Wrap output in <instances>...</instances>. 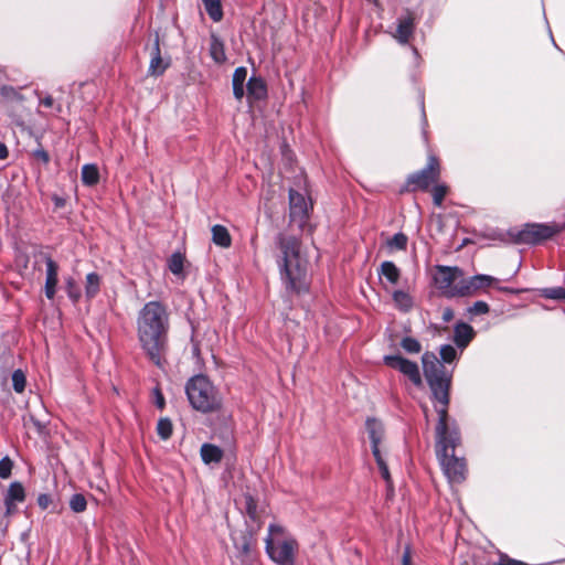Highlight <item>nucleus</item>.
Listing matches in <instances>:
<instances>
[{
	"instance_id": "a18cd8bd",
	"label": "nucleus",
	"mask_w": 565,
	"mask_h": 565,
	"mask_svg": "<svg viewBox=\"0 0 565 565\" xmlns=\"http://www.w3.org/2000/svg\"><path fill=\"white\" fill-rule=\"evenodd\" d=\"M13 461L7 456L0 460V478L8 479L11 476Z\"/></svg>"
},
{
	"instance_id": "7c9ffc66",
	"label": "nucleus",
	"mask_w": 565,
	"mask_h": 565,
	"mask_svg": "<svg viewBox=\"0 0 565 565\" xmlns=\"http://www.w3.org/2000/svg\"><path fill=\"white\" fill-rule=\"evenodd\" d=\"M393 299L396 306L404 311H408L413 306L412 297L403 290H395L393 292Z\"/></svg>"
},
{
	"instance_id": "8fccbe9b",
	"label": "nucleus",
	"mask_w": 565,
	"mask_h": 565,
	"mask_svg": "<svg viewBox=\"0 0 565 565\" xmlns=\"http://www.w3.org/2000/svg\"><path fill=\"white\" fill-rule=\"evenodd\" d=\"M153 395H154V403L158 406V408L163 409L164 408V397L159 387H156L153 390Z\"/></svg>"
},
{
	"instance_id": "4468645a",
	"label": "nucleus",
	"mask_w": 565,
	"mask_h": 565,
	"mask_svg": "<svg viewBox=\"0 0 565 565\" xmlns=\"http://www.w3.org/2000/svg\"><path fill=\"white\" fill-rule=\"evenodd\" d=\"M38 262H44L46 264L45 295L49 299H53L57 285L58 266L50 255L43 253L39 255Z\"/></svg>"
},
{
	"instance_id": "2eb2a0df",
	"label": "nucleus",
	"mask_w": 565,
	"mask_h": 565,
	"mask_svg": "<svg viewBox=\"0 0 565 565\" xmlns=\"http://www.w3.org/2000/svg\"><path fill=\"white\" fill-rule=\"evenodd\" d=\"M365 428L369 434V438L371 440V448L373 455L382 454L380 449V445L384 438L385 429L381 420L369 417L365 420Z\"/></svg>"
},
{
	"instance_id": "7ed1b4c3",
	"label": "nucleus",
	"mask_w": 565,
	"mask_h": 565,
	"mask_svg": "<svg viewBox=\"0 0 565 565\" xmlns=\"http://www.w3.org/2000/svg\"><path fill=\"white\" fill-rule=\"evenodd\" d=\"M285 179L290 181L289 218L290 225L303 230L313 212V200L305 170L297 164L294 152L285 145Z\"/></svg>"
},
{
	"instance_id": "5fc2aeb1",
	"label": "nucleus",
	"mask_w": 565,
	"mask_h": 565,
	"mask_svg": "<svg viewBox=\"0 0 565 565\" xmlns=\"http://www.w3.org/2000/svg\"><path fill=\"white\" fill-rule=\"evenodd\" d=\"M199 338V331L195 330L194 331V334H193V342H194V354L199 358L200 356V353H201V349H200V341L198 340Z\"/></svg>"
},
{
	"instance_id": "6ab92c4d",
	"label": "nucleus",
	"mask_w": 565,
	"mask_h": 565,
	"mask_svg": "<svg viewBox=\"0 0 565 565\" xmlns=\"http://www.w3.org/2000/svg\"><path fill=\"white\" fill-rule=\"evenodd\" d=\"M258 530L249 527L246 532H242L238 536H234V543L241 555L248 556L254 545V535Z\"/></svg>"
},
{
	"instance_id": "5701e85b",
	"label": "nucleus",
	"mask_w": 565,
	"mask_h": 565,
	"mask_svg": "<svg viewBox=\"0 0 565 565\" xmlns=\"http://www.w3.org/2000/svg\"><path fill=\"white\" fill-rule=\"evenodd\" d=\"M266 96V86L262 78L252 77L247 83L248 99H262Z\"/></svg>"
},
{
	"instance_id": "c756f323",
	"label": "nucleus",
	"mask_w": 565,
	"mask_h": 565,
	"mask_svg": "<svg viewBox=\"0 0 565 565\" xmlns=\"http://www.w3.org/2000/svg\"><path fill=\"white\" fill-rule=\"evenodd\" d=\"M100 280V276L96 273H90L87 275L85 285V291L87 297H94L98 292Z\"/></svg>"
},
{
	"instance_id": "49530a36",
	"label": "nucleus",
	"mask_w": 565,
	"mask_h": 565,
	"mask_svg": "<svg viewBox=\"0 0 565 565\" xmlns=\"http://www.w3.org/2000/svg\"><path fill=\"white\" fill-rule=\"evenodd\" d=\"M66 288H67V292L70 295V297L74 300V301H77L81 297V290L79 288L76 286V282L73 278H68L66 280Z\"/></svg>"
},
{
	"instance_id": "c03bdc74",
	"label": "nucleus",
	"mask_w": 565,
	"mask_h": 565,
	"mask_svg": "<svg viewBox=\"0 0 565 565\" xmlns=\"http://www.w3.org/2000/svg\"><path fill=\"white\" fill-rule=\"evenodd\" d=\"M542 296L547 299H565V288L554 287L542 290Z\"/></svg>"
},
{
	"instance_id": "f257e3e1",
	"label": "nucleus",
	"mask_w": 565,
	"mask_h": 565,
	"mask_svg": "<svg viewBox=\"0 0 565 565\" xmlns=\"http://www.w3.org/2000/svg\"><path fill=\"white\" fill-rule=\"evenodd\" d=\"M424 375L431 391V396L439 406L435 405L438 422L435 428L436 444L446 443L451 446L461 443L460 430L457 423L449 422L448 407L450 403L451 376L435 353L425 352L422 356Z\"/></svg>"
},
{
	"instance_id": "09e8293b",
	"label": "nucleus",
	"mask_w": 565,
	"mask_h": 565,
	"mask_svg": "<svg viewBox=\"0 0 565 565\" xmlns=\"http://www.w3.org/2000/svg\"><path fill=\"white\" fill-rule=\"evenodd\" d=\"M52 503L53 500L50 494L42 493L38 497V504L42 510H46Z\"/></svg>"
},
{
	"instance_id": "9b49d317",
	"label": "nucleus",
	"mask_w": 565,
	"mask_h": 565,
	"mask_svg": "<svg viewBox=\"0 0 565 565\" xmlns=\"http://www.w3.org/2000/svg\"><path fill=\"white\" fill-rule=\"evenodd\" d=\"M383 360L386 366L399 371L407 376L414 385H422L423 381L416 362L405 359L402 355H385Z\"/></svg>"
},
{
	"instance_id": "bb28decb",
	"label": "nucleus",
	"mask_w": 565,
	"mask_h": 565,
	"mask_svg": "<svg viewBox=\"0 0 565 565\" xmlns=\"http://www.w3.org/2000/svg\"><path fill=\"white\" fill-rule=\"evenodd\" d=\"M82 180L88 185L93 186L99 181V171L95 164H85L82 169Z\"/></svg>"
},
{
	"instance_id": "dca6fc26",
	"label": "nucleus",
	"mask_w": 565,
	"mask_h": 565,
	"mask_svg": "<svg viewBox=\"0 0 565 565\" xmlns=\"http://www.w3.org/2000/svg\"><path fill=\"white\" fill-rule=\"evenodd\" d=\"M242 509L245 511L250 521L254 522V525H250L249 527H255L258 530L260 527L262 513L265 511L264 508L259 507L258 502L250 494H245Z\"/></svg>"
},
{
	"instance_id": "72a5a7b5",
	"label": "nucleus",
	"mask_w": 565,
	"mask_h": 565,
	"mask_svg": "<svg viewBox=\"0 0 565 565\" xmlns=\"http://www.w3.org/2000/svg\"><path fill=\"white\" fill-rule=\"evenodd\" d=\"M408 237L404 233L399 232L394 234L388 241L387 246L391 249L405 250L407 247Z\"/></svg>"
},
{
	"instance_id": "de8ad7c7",
	"label": "nucleus",
	"mask_w": 565,
	"mask_h": 565,
	"mask_svg": "<svg viewBox=\"0 0 565 565\" xmlns=\"http://www.w3.org/2000/svg\"><path fill=\"white\" fill-rule=\"evenodd\" d=\"M493 565H529L522 561L514 559L504 553H500L498 562Z\"/></svg>"
},
{
	"instance_id": "864d4df0",
	"label": "nucleus",
	"mask_w": 565,
	"mask_h": 565,
	"mask_svg": "<svg viewBox=\"0 0 565 565\" xmlns=\"http://www.w3.org/2000/svg\"><path fill=\"white\" fill-rule=\"evenodd\" d=\"M34 156H35V158L42 160L44 163H47L50 160L49 153L43 149L36 150L34 152Z\"/></svg>"
},
{
	"instance_id": "4be33fe9",
	"label": "nucleus",
	"mask_w": 565,
	"mask_h": 565,
	"mask_svg": "<svg viewBox=\"0 0 565 565\" xmlns=\"http://www.w3.org/2000/svg\"><path fill=\"white\" fill-rule=\"evenodd\" d=\"M246 78L247 70L245 67H237L233 74V93L235 98L238 100H241L244 97V83Z\"/></svg>"
},
{
	"instance_id": "4d7b16f0",
	"label": "nucleus",
	"mask_w": 565,
	"mask_h": 565,
	"mask_svg": "<svg viewBox=\"0 0 565 565\" xmlns=\"http://www.w3.org/2000/svg\"><path fill=\"white\" fill-rule=\"evenodd\" d=\"M53 201L56 207H63L65 205V200L58 195H53Z\"/></svg>"
},
{
	"instance_id": "680f3d73",
	"label": "nucleus",
	"mask_w": 565,
	"mask_h": 565,
	"mask_svg": "<svg viewBox=\"0 0 565 565\" xmlns=\"http://www.w3.org/2000/svg\"><path fill=\"white\" fill-rule=\"evenodd\" d=\"M278 245L280 247H282V236L281 235L278 236Z\"/></svg>"
},
{
	"instance_id": "13d9d810",
	"label": "nucleus",
	"mask_w": 565,
	"mask_h": 565,
	"mask_svg": "<svg viewBox=\"0 0 565 565\" xmlns=\"http://www.w3.org/2000/svg\"><path fill=\"white\" fill-rule=\"evenodd\" d=\"M8 157L7 146L0 142V159H6Z\"/></svg>"
},
{
	"instance_id": "a211bd4d",
	"label": "nucleus",
	"mask_w": 565,
	"mask_h": 565,
	"mask_svg": "<svg viewBox=\"0 0 565 565\" xmlns=\"http://www.w3.org/2000/svg\"><path fill=\"white\" fill-rule=\"evenodd\" d=\"M279 193L280 184L278 182L275 184L268 183L266 190L263 193L264 206L270 216L275 212L274 210H276L278 206Z\"/></svg>"
},
{
	"instance_id": "f704fd0d",
	"label": "nucleus",
	"mask_w": 565,
	"mask_h": 565,
	"mask_svg": "<svg viewBox=\"0 0 565 565\" xmlns=\"http://www.w3.org/2000/svg\"><path fill=\"white\" fill-rule=\"evenodd\" d=\"M449 191L448 185L439 184L438 182L434 184L431 189L433 202L436 206H441L447 193Z\"/></svg>"
},
{
	"instance_id": "a19ab883",
	"label": "nucleus",
	"mask_w": 565,
	"mask_h": 565,
	"mask_svg": "<svg viewBox=\"0 0 565 565\" xmlns=\"http://www.w3.org/2000/svg\"><path fill=\"white\" fill-rule=\"evenodd\" d=\"M13 388L17 393H22L25 388V375L21 370H17L12 374Z\"/></svg>"
},
{
	"instance_id": "bf43d9fd",
	"label": "nucleus",
	"mask_w": 565,
	"mask_h": 565,
	"mask_svg": "<svg viewBox=\"0 0 565 565\" xmlns=\"http://www.w3.org/2000/svg\"><path fill=\"white\" fill-rule=\"evenodd\" d=\"M41 103L46 107H51L53 105V98L51 96H46Z\"/></svg>"
},
{
	"instance_id": "37998d69",
	"label": "nucleus",
	"mask_w": 565,
	"mask_h": 565,
	"mask_svg": "<svg viewBox=\"0 0 565 565\" xmlns=\"http://www.w3.org/2000/svg\"><path fill=\"white\" fill-rule=\"evenodd\" d=\"M490 311V307L486 301H476L471 307L468 308V313L471 316L487 315Z\"/></svg>"
},
{
	"instance_id": "6e6552de",
	"label": "nucleus",
	"mask_w": 565,
	"mask_h": 565,
	"mask_svg": "<svg viewBox=\"0 0 565 565\" xmlns=\"http://www.w3.org/2000/svg\"><path fill=\"white\" fill-rule=\"evenodd\" d=\"M460 443L449 446L446 443L436 444V452L440 465L448 480L454 483H460L466 479L467 465L463 458L455 455V449Z\"/></svg>"
},
{
	"instance_id": "79ce46f5",
	"label": "nucleus",
	"mask_w": 565,
	"mask_h": 565,
	"mask_svg": "<svg viewBox=\"0 0 565 565\" xmlns=\"http://www.w3.org/2000/svg\"><path fill=\"white\" fill-rule=\"evenodd\" d=\"M440 356H441V360L445 362V363H451L456 360L457 358V351L456 349L450 345V344H445L440 348Z\"/></svg>"
},
{
	"instance_id": "f8f14e48",
	"label": "nucleus",
	"mask_w": 565,
	"mask_h": 565,
	"mask_svg": "<svg viewBox=\"0 0 565 565\" xmlns=\"http://www.w3.org/2000/svg\"><path fill=\"white\" fill-rule=\"evenodd\" d=\"M266 551L274 562L282 564V530L279 525H271L269 527V535L266 539Z\"/></svg>"
},
{
	"instance_id": "412c9836",
	"label": "nucleus",
	"mask_w": 565,
	"mask_h": 565,
	"mask_svg": "<svg viewBox=\"0 0 565 565\" xmlns=\"http://www.w3.org/2000/svg\"><path fill=\"white\" fill-rule=\"evenodd\" d=\"M204 463H218L223 459V450L213 444H203L200 450Z\"/></svg>"
},
{
	"instance_id": "473e14b6",
	"label": "nucleus",
	"mask_w": 565,
	"mask_h": 565,
	"mask_svg": "<svg viewBox=\"0 0 565 565\" xmlns=\"http://www.w3.org/2000/svg\"><path fill=\"white\" fill-rule=\"evenodd\" d=\"M6 499H9L11 501H18L22 502L25 499V492L22 483L20 482H13L10 484Z\"/></svg>"
},
{
	"instance_id": "ea45409f",
	"label": "nucleus",
	"mask_w": 565,
	"mask_h": 565,
	"mask_svg": "<svg viewBox=\"0 0 565 565\" xmlns=\"http://www.w3.org/2000/svg\"><path fill=\"white\" fill-rule=\"evenodd\" d=\"M70 507L73 512L82 513L86 510L87 501L83 494L76 493V494L72 495V498L70 500Z\"/></svg>"
},
{
	"instance_id": "c9c22d12",
	"label": "nucleus",
	"mask_w": 565,
	"mask_h": 565,
	"mask_svg": "<svg viewBox=\"0 0 565 565\" xmlns=\"http://www.w3.org/2000/svg\"><path fill=\"white\" fill-rule=\"evenodd\" d=\"M401 347L411 354H417L422 351L420 342L412 337H405L401 341Z\"/></svg>"
},
{
	"instance_id": "aec40b11",
	"label": "nucleus",
	"mask_w": 565,
	"mask_h": 565,
	"mask_svg": "<svg viewBox=\"0 0 565 565\" xmlns=\"http://www.w3.org/2000/svg\"><path fill=\"white\" fill-rule=\"evenodd\" d=\"M153 51H154L153 56H152V58L150 61V65H149V73L152 76H159V75L163 74V72L167 70V67L169 66V62L164 61L161 57L158 35L156 36Z\"/></svg>"
},
{
	"instance_id": "052dcab7",
	"label": "nucleus",
	"mask_w": 565,
	"mask_h": 565,
	"mask_svg": "<svg viewBox=\"0 0 565 565\" xmlns=\"http://www.w3.org/2000/svg\"><path fill=\"white\" fill-rule=\"evenodd\" d=\"M498 289L503 292H511V294L516 292L515 290H513L512 288H509V287H499Z\"/></svg>"
},
{
	"instance_id": "0eeeda50",
	"label": "nucleus",
	"mask_w": 565,
	"mask_h": 565,
	"mask_svg": "<svg viewBox=\"0 0 565 565\" xmlns=\"http://www.w3.org/2000/svg\"><path fill=\"white\" fill-rule=\"evenodd\" d=\"M563 231H565V222L562 224L527 223L515 234H512V238L516 244L539 245Z\"/></svg>"
},
{
	"instance_id": "4c0bfd02",
	"label": "nucleus",
	"mask_w": 565,
	"mask_h": 565,
	"mask_svg": "<svg viewBox=\"0 0 565 565\" xmlns=\"http://www.w3.org/2000/svg\"><path fill=\"white\" fill-rule=\"evenodd\" d=\"M0 95L6 100H11V102H22L24 99L23 96L20 94V92L17 88H14L13 86H9V85H3L0 88Z\"/></svg>"
},
{
	"instance_id": "b1692460",
	"label": "nucleus",
	"mask_w": 565,
	"mask_h": 565,
	"mask_svg": "<svg viewBox=\"0 0 565 565\" xmlns=\"http://www.w3.org/2000/svg\"><path fill=\"white\" fill-rule=\"evenodd\" d=\"M212 241L222 248H228L232 244L231 234L223 225H214L212 227Z\"/></svg>"
},
{
	"instance_id": "423d86ee",
	"label": "nucleus",
	"mask_w": 565,
	"mask_h": 565,
	"mask_svg": "<svg viewBox=\"0 0 565 565\" xmlns=\"http://www.w3.org/2000/svg\"><path fill=\"white\" fill-rule=\"evenodd\" d=\"M285 280H287V289L296 295L307 292L309 289L306 259L299 253H288L286 248Z\"/></svg>"
},
{
	"instance_id": "c85d7f7f",
	"label": "nucleus",
	"mask_w": 565,
	"mask_h": 565,
	"mask_svg": "<svg viewBox=\"0 0 565 565\" xmlns=\"http://www.w3.org/2000/svg\"><path fill=\"white\" fill-rule=\"evenodd\" d=\"M202 1L204 3L205 10H206L207 14L210 15V18L215 22L221 21L223 18L221 1L220 0H202Z\"/></svg>"
},
{
	"instance_id": "6e6d98bb",
	"label": "nucleus",
	"mask_w": 565,
	"mask_h": 565,
	"mask_svg": "<svg viewBox=\"0 0 565 565\" xmlns=\"http://www.w3.org/2000/svg\"><path fill=\"white\" fill-rule=\"evenodd\" d=\"M4 503H6V508H7V510H6V515H8V516H9V515L13 514V513L15 512V505H14V502H13V501H11V500H9V499H6V500H4Z\"/></svg>"
},
{
	"instance_id": "603ef678",
	"label": "nucleus",
	"mask_w": 565,
	"mask_h": 565,
	"mask_svg": "<svg viewBox=\"0 0 565 565\" xmlns=\"http://www.w3.org/2000/svg\"><path fill=\"white\" fill-rule=\"evenodd\" d=\"M455 317L454 310L449 307L443 310L441 319L444 322H450Z\"/></svg>"
},
{
	"instance_id": "f3484780",
	"label": "nucleus",
	"mask_w": 565,
	"mask_h": 565,
	"mask_svg": "<svg viewBox=\"0 0 565 565\" xmlns=\"http://www.w3.org/2000/svg\"><path fill=\"white\" fill-rule=\"evenodd\" d=\"M476 332L473 328L466 322H458L454 330V342L460 349H465L473 340Z\"/></svg>"
},
{
	"instance_id": "ddd939ff",
	"label": "nucleus",
	"mask_w": 565,
	"mask_h": 565,
	"mask_svg": "<svg viewBox=\"0 0 565 565\" xmlns=\"http://www.w3.org/2000/svg\"><path fill=\"white\" fill-rule=\"evenodd\" d=\"M416 15L409 9L405 10V14L398 19V24L394 38L401 44H407L413 38L415 31Z\"/></svg>"
},
{
	"instance_id": "393cba45",
	"label": "nucleus",
	"mask_w": 565,
	"mask_h": 565,
	"mask_svg": "<svg viewBox=\"0 0 565 565\" xmlns=\"http://www.w3.org/2000/svg\"><path fill=\"white\" fill-rule=\"evenodd\" d=\"M379 274L384 276L393 285H396L401 278V270L390 260H385L381 264Z\"/></svg>"
},
{
	"instance_id": "3c124183",
	"label": "nucleus",
	"mask_w": 565,
	"mask_h": 565,
	"mask_svg": "<svg viewBox=\"0 0 565 565\" xmlns=\"http://www.w3.org/2000/svg\"><path fill=\"white\" fill-rule=\"evenodd\" d=\"M402 565H413L412 563V550L411 546H405L403 556H402Z\"/></svg>"
},
{
	"instance_id": "e433bc0d",
	"label": "nucleus",
	"mask_w": 565,
	"mask_h": 565,
	"mask_svg": "<svg viewBox=\"0 0 565 565\" xmlns=\"http://www.w3.org/2000/svg\"><path fill=\"white\" fill-rule=\"evenodd\" d=\"M373 456H374V459L376 461V465L379 467L382 478L385 480L387 486L391 487L393 481H392V477H391L388 466H387L385 459L383 458L382 454L373 455Z\"/></svg>"
},
{
	"instance_id": "1a4fd4ad",
	"label": "nucleus",
	"mask_w": 565,
	"mask_h": 565,
	"mask_svg": "<svg viewBox=\"0 0 565 565\" xmlns=\"http://www.w3.org/2000/svg\"><path fill=\"white\" fill-rule=\"evenodd\" d=\"M499 280L490 275H475L471 277H463L457 282L454 288L452 296L458 297H472L480 292L487 291L488 288L495 286Z\"/></svg>"
},
{
	"instance_id": "cd10ccee",
	"label": "nucleus",
	"mask_w": 565,
	"mask_h": 565,
	"mask_svg": "<svg viewBox=\"0 0 565 565\" xmlns=\"http://www.w3.org/2000/svg\"><path fill=\"white\" fill-rule=\"evenodd\" d=\"M298 550L299 544L295 539L285 537V565H295V557Z\"/></svg>"
},
{
	"instance_id": "e2e57ef3",
	"label": "nucleus",
	"mask_w": 565,
	"mask_h": 565,
	"mask_svg": "<svg viewBox=\"0 0 565 565\" xmlns=\"http://www.w3.org/2000/svg\"><path fill=\"white\" fill-rule=\"evenodd\" d=\"M423 411H424L425 416H426V418H427V417H428V408H427V406H424V407H423Z\"/></svg>"
},
{
	"instance_id": "58836bf2",
	"label": "nucleus",
	"mask_w": 565,
	"mask_h": 565,
	"mask_svg": "<svg viewBox=\"0 0 565 565\" xmlns=\"http://www.w3.org/2000/svg\"><path fill=\"white\" fill-rule=\"evenodd\" d=\"M157 431H158V435L162 439L166 440V439L170 438V436L172 435V431H173V426H172L171 420L168 418H161L158 422Z\"/></svg>"
},
{
	"instance_id": "a878e982",
	"label": "nucleus",
	"mask_w": 565,
	"mask_h": 565,
	"mask_svg": "<svg viewBox=\"0 0 565 565\" xmlns=\"http://www.w3.org/2000/svg\"><path fill=\"white\" fill-rule=\"evenodd\" d=\"M210 55L216 63L221 64L226 61L224 44L214 34L211 36Z\"/></svg>"
},
{
	"instance_id": "9d476101",
	"label": "nucleus",
	"mask_w": 565,
	"mask_h": 565,
	"mask_svg": "<svg viewBox=\"0 0 565 565\" xmlns=\"http://www.w3.org/2000/svg\"><path fill=\"white\" fill-rule=\"evenodd\" d=\"M462 276V269L457 266L437 265L434 281L438 289L443 290L447 297L452 298L454 288Z\"/></svg>"
},
{
	"instance_id": "20e7f679",
	"label": "nucleus",
	"mask_w": 565,
	"mask_h": 565,
	"mask_svg": "<svg viewBox=\"0 0 565 565\" xmlns=\"http://www.w3.org/2000/svg\"><path fill=\"white\" fill-rule=\"evenodd\" d=\"M186 395L192 407L201 413H220L223 397L216 386L204 375L193 376L186 384Z\"/></svg>"
},
{
	"instance_id": "f03ea898",
	"label": "nucleus",
	"mask_w": 565,
	"mask_h": 565,
	"mask_svg": "<svg viewBox=\"0 0 565 565\" xmlns=\"http://www.w3.org/2000/svg\"><path fill=\"white\" fill-rule=\"evenodd\" d=\"M169 315L160 301H150L140 310L137 320L138 340L146 356L162 369L167 363Z\"/></svg>"
},
{
	"instance_id": "39448f33",
	"label": "nucleus",
	"mask_w": 565,
	"mask_h": 565,
	"mask_svg": "<svg viewBox=\"0 0 565 565\" xmlns=\"http://www.w3.org/2000/svg\"><path fill=\"white\" fill-rule=\"evenodd\" d=\"M440 175V160L435 154H429L425 168L408 174L405 184L401 189V193L426 192L429 190L430 185L439 182Z\"/></svg>"
},
{
	"instance_id": "0e129e2a",
	"label": "nucleus",
	"mask_w": 565,
	"mask_h": 565,
	"mask_svg": "<svg viewBox=\"0 0 565 565\" xmlns=\"http://www.w3.org/2000/svg\"><path fill=\"white\" fill-rule=\"evenodd\" d=\"M210 335H211V338H214V337H215V332H214V331H211V332H210Z\"/></svg>"
},
{
	"instance_id": "2f4dec72",
	"label": "nucleus",
	"mask_w": 565,
	"mask_h": 565,
	"mask_svg": "<svg viewBox=\"0 0 565 565\" xmlns=\"http://www.w3.org/2000/svg\"><path fill=\"white\" fill-rule=\"evenodd\" d=\"M184 256L181 253H174L168 260V267L170 271L177 276L183 274Z\"/></svg>"
}]
</instances>
